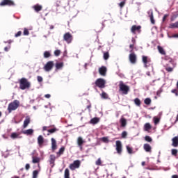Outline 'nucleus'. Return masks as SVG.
<instances>
[{
  "label": "nucleus",
  "mask_w": 178,
  "mask_h": 178,
  "mask_svg": "<svg viewBox=\"0 0 178 178\" xmlns=\"http://www.w3.org/2000/svg\"><path fill=\"white\" fill-rule=\"evenodd\" d=\"M30 82L27 81L26 78H22L19 81V88L21 90H26V88H30Z\"/></svg>",
  "instance_id": "f257e3e1"
},
{
  "label": "nucleus",
  "mask_w": 178,
  "mask_h": 178,
  "mask_svg": "<svg viewBox=\"0 0 178 178\" xmlns=\"http://www.w3.org/2000/svg\"><path fill=\"white\" fill-rule=\"evenodd\" d=\"M120 91H122V94H124V95H127V94H129V91H130V88L125 85L123 81H120Z\"/></svg>",
  "instance_id": "f03ea898"
},
{
  "label": "nucleus",
  "mask_w": 178,
  "mask_h": 178,
  "mask_svg": "<svg viewBox=\"0 0 178 178\" xmlns=\"http://www.w3.org/2000/svg\"><path fill=\"white\" fill-rule=\"evenodd\" d=\"M19 104L20 102H19L17 100H15L13 102L10 103L8 107V112L10 113L12 111H16V109L19 108Z\"/></svg>",
  "instance_id": "7ed1b4c3"
},
{
  "label": "nucleus",
  "mask_w": 178,
  "mask_h": 178,
  "mask_svg": "<svg viewBox=\"0 0 178 178\" xmlns=\"http://www.w3.org/2000/svg\"><path fill=\"white\" fill-rule=\"evenodd\" d=\"M105 84H106V81L104 79H98L95 81V85L99 87V88H105Z\"/></svg>",
  "instance_id": "20e7f679"
},
{
  "label": "nucleus",
  "mask_w": 178,
  "mask_h": 178,
  "mask_svg": "<svg viewBox=\"0 0 178 178\" xmlns=\"http://www.w3.org/2000/svg\"><path fill=\"white\" fill-rule=\"evenodd\" d=\"M44 72H51L54 69V61H48L43 67Z\"/></svg>",
  "instance_id": "39448f33"
},
{
  "label": "nucleus",
  "mask_w": 178,
  "mask_h": 178,
  "mask_svg": "<svg viewBox=\"0 0 178 178\" xmlns=\"http://www.w3.org/2000/svg\"><path fill=\"white\" fill-rule=\"evenodd\" d=\"M63 40L67 42V44H71L72 41H73V36L70 33H66L63 35Z\"/></svg>",
  "instance_id": "423d86ee"
},
{
  "label": "nucleus",
  "mask_w": 178,
  "mask_h": 178,
  "mask_svg": "<svg viewBox=\"0 0 178 178\" xmlns=\"http://www.w3.org/2000/svg\"><path fill=\"white\" fill-rule=\"evenodd\" d=\"M81 162L79 160H76L70 165V169L71 170H74L75 169H79L80 168Z\"/></svg>",
  "instance_id": "0eeeda50"
},
{
  "label": "nucleus",
  "mask_w": 178,
  "mask_h": 178,
  "mask_svg": "<svg viewBox=\"0 0 178 178\" xmlns=\"http://www.w3.org/2000/svg\"><path fill=\"white\" fill-rule=\"evenodd\" d=\"M142 62L145 67H148V66H149V63H151V58H148L147 56H143Z\"/></svg>",
  "instance_id": "6e6552de"
},
{
  "label": "nucleus",
  "mask_w": 178,
  "mask_h": 178,
  "mask_svg": "<svg viewBox=\"0 0 178 178\" xmlns=\"http://www.w3.org/2000/svg\"><path fill=\"white\" fill-rule=\"evenodd\" d=\"M5 5H8V6H15V3L12 0H3L0 3V6H5Z\"/></svg>",
  "instance_id": "1a4fd4ad"
},
{
  "label": "nucleus",
  "mask_w": 178,
  "mask_h": 178,
  "mask_svg": "<svg viewBox=\"0 0 178 178\" xmlns=\"http://www.w3.org/2000/svg\"><path fill=\"white\" fill-rule=\"evenodd\" d=\"M86 143L84 140H83V138L81 136L78 137L77 138V144L78 147H79L80 150L83 151V145Z\"/></svg>",
  "instance_id": "9d476101"
},
{
  "label": "nucleus",
  "mask_w": 178,
  "mask_h": 178,
  "mask_svg": "<svg viewBox=\"0 0 178 178\" xmlns=\"http://www.w3.org/2000/svg\"><path fill=\"white\" fill-rule=\"evenodd\" d=\"M116 151L118 154H122V142L120 140L116 141Z\"/></svg>",
  "instance_id": "9b49d317"
},
{
  "label": "nucleus",
  "mask_w": 178,
  "mask_h": 178,
  "mask_svg": "<svg viewBox=\"0 0 178 178\" xmlns=\"http://www.w3.org/2000/svg\"><path fill=\"white\" fill-rule=\"evenodd\" d=\"M30 122H31V118H30V116L28 115L25 118V120L24 121V124H23L24 129H26L27 126L30 124Z\"/></svg>",
  "instance_id": "f8f14e48"
},
{
  "label": "nucleus",
  "mask_w": 178,
  "mask_h": 178,
  "mask_svg": "<svg viewBox=\"0 0 178 178\" xmlns=\"http://www.w3.org/2000/svg\"><path fill=\"white\" fill-rule=\"evenodd\" d=\"M173 66V60H172V59H169V63L167 64V67H166V70L167 72H173V67H170V66Z\"/></svg>",
  "instance_id": "ddd939ff"
},
{
  "label": "nucleus",
  "mask_w": 178,
  "mask_h": 178,
  "mask_svg": "<svg viewBox=\"0 0 178 178\" xmlns=\"http://www.w3.org/2000/svg\"><path fill=\"white\" fill-rule=\"evenodd\" d=\"M140 29L141 26L134 25L131 29V31L133 33V34H136V31H140Z\"/></svg>",
  "instance_id": "4468645a"
},
{
  "label": "nucleus",
  "mask_w": 178,
  "mask_h": 178,
  "mask_svg": "<svg viewBox=\"0 0 178 178\" xmlns=\"http://www.w3.org/2000/svg\"><path fill=\"white\" fill-rule=\"evenodd\" d=\"M99 72L101 76H106V67H102L99 69Z\"/></svg>",
  "instance_id": "2eb2a0df"
},
{
  "label": "nucleus",
  "mask_w": 178,
  "mask_h": 178,
  "mask_svg": "<svg viewBox=\"0 0 178 178\" xmlns=\"http://www.w3.org/2000/svg\"><path fill=\"white\" fill-rule=\"evenodd\" d=\"M137 60V56L134 54H131L129 55V60L131 63H136V60Z\"/></svg>",
  "instance_id": "dca6fc26"
},
{
  "label": "nucleus",
  "mask_w": 178,
  "mask_h": 178,
  "mask_svg": "<svg viewBox=\"0 0 178 178\" xmlns=\"http://www.w3.org/2000/svg\"><path fill=\"white\" fill-rule=\"evenodd\" d=\"M23 134H26V136H31L33 133H34V129H26L22 131Z\"/></svg>",
  "instance_id": "f3484780"
},
{
  "label": "nucleus",
  "mask_w": 178,
  "mask_h": 178,
  "mask_svg": "<svg viewBox=\"0 0 178 178\" xmlns=\"http://www.w3.org/2000/svg\"><path fill=\"white\" fill-rule=\"evenodd\" d=\"M63 63H56V72H58V70H62L63 68Z\"/></svg>",
  "instance_id": "a211bd4d"
},
{
  "label": "nucleus",
  "mask_w": 178,
  "mask_h": 178,
  "mask_svg": "<svg viewBox=\"0 0 178 178\" xmlns=\"http://www.w3.org/2000/svg\"><path fill=\"white\" fill-rule=\"evenodd\" d=\"M55 159H56V157L54 154H51L49 157V162L50 164L52 165L51 167L54 168V163H55Z\"/></svg>",
  "instance_id": "6ab92c4d"
},
{
  "label": "nucleus",
  "mask_w": 178,
  "mask_h": 178,
  "mask_svg": "<svg viewBox=\"0 0 178 178\" xmlns=\"http://www.w3.org/2000/svg\"><path fill=\"white\" fill-rule=\"evenodd\" d=\"M38 143L40 147L44 144V137L40 135L38 138Z\"/></svg>",
  "instance_id": "aec40b11"
},
{
  "label": "nucleus",
  "mask_w": 178,
  "mask_h": 178,
  "mask_svg": "<svg viewBox=\"0 0 178 178\" xmlns=\"http://www.w3.org/2000/svg\"><path fill=\"white\" fill-rule=\"evenodd\" d=\"M120 122L122 127H126V125L127 124V120L125 118H122L120 120Z\"/></svg>",
  "instance_id": "412c9836"
},
{
  "label": "nucleus",
  "mask_w": 178,
  "mask_h": 178,
  "mask_svg": "<svg viewBox=\"0 0 178 178\" xmlns=\"http://www.w3.org/2000/svg\"><path fill=\"white\" fill-rule=\"evenodd\" d=\"M172 147H178V137L175 136L172 138Z\"/></svg>",
  "instance_id": "4be33fe9"
},
{
  "label": "nucleus",
  "mask_w": 178,
  "mask_h": 178,
  "mask_svg": "<svg viewBox=\"0 0 178 178\" xmlns=\"http://www.w3.org/2000/svg\"><path fill=\"white\" fill-rule=\"evenodd\" d=\"M56 149V140L52 138H51V149L53 151H55V149Z\"/></svg>",
  "instance_id": "5701e85b"
},
{
  "label": "nucleus",
  "mask_w": 178,
  "mask_h": 178,
  "mask_svg": "<svg viewBox=\"0 0 178 178\" xmlns=\"http://www.w3.org/2000/svg\"><path fill=\"white\" fill-rule=\"evenodd\" d=\"M143 148L146 152H151L152 147L149 144H145Z\"/></svg>",
  "instance_id": "b1692460"
},
{
  "label": "nucleus",
  "mask_w": 178,
  "mask_h": 178,
  "mask_svg": "<svg viewBox=\"0 0 178 178\" xmlns=\"http://www.w3.org/2000/svg\"><path fill=\"white\" fill-rule=\"evenodd\" d=\"M40 161H41V159L37 156H33L32 157V163H40Z\"/></svg>",
  "instance_id": "393cba45"
},
{
  "label": "nucleus",
  "mask_w": 178,
  "mask_h": 178,
  "mask_svg": "<svg viewBox=\"0 0 178 178\" xmlns=\"http://www.w3.org/2000/svg\"><path fill=\"white\" fill-rule=\"evenodd\" d=\"M169 29H178V21L175 23H171L169 25Z\"/></svg>",
  "instance_id": "a878e982"
},
{
  "label": "nucleus",
  "mask_w": 178,
  "mask_h": 178,
  "mask_svg": "<svg viewBox=\"0 0 178 178\" xmlns=\"http://www.w3.org/2000/svg\"><path fill=\"white\" fill-rule=\"evenodd\" d=\"M157 49H158L159 54H161V55H165L166 54V52H165V50L163 49V48L162 47L158 46Z\"/></svg>",
  "instance_id": "bb28decb"
},
{
  "label": "nucleus",
  "mask_w": 178,
  "mask_h": 178,
  "mask_svg": "<svg viewBox=\"0 0 178 178\" xmlns=\"http://www.w3.org/2000/svg\"><path fill=\"white\" fill-rule=\"evenodd\" d=\"M34 10H35V12H40V10H41V9H42V6H40V5H35L33 6Z\"/></svg>",
  "instance_id": "cd10ccee"
},
{
  "label": "nucleus",
  "mask_w": 178,
  "mask_h": 178,
  "mask_svg": "<svg viewBox=\"0 0 178 178\" xmlns=\"http://www.w3.org/2000/svg\"><path fill=\"white\" fill-rule=\"evenodd\" d=\"M98 122H99V118H94L90 120V123L92 124H97V123H98Z\"/></svg>",
  "instance_id": "c85d7f7f"
},
{
  "label": "nucleus",
  "mask_w": 178,
  "mask_h": 178,
  "mask_svg": "<svg viewBox=\"0 0 178 178\" xmlns=\"http://www.w3.org/2000/svg\"><path fill=\"white\" fill-rule=\"evenodd\" d=\"M70 173L69 172V169L68 168H66L65 170V174H64V177L65 178H70Z\"/></svg>",
  "instance_id": "c756f323"
},
{
  "label": "nucleus",
  "mask_w": 178,
  "mask_h": 178,
  "mask_svg": "<svg viewBox=\"0 0 178 178\" xmlns=\"http://www.w3.org/2000/svg\"><path fill=\"white\" fill-rule=\"evenodd\" d=\"M126 148L128 154H134V152H133V148H131L129 145H127Z\"/></svg>",
  "instance_id": "7c9ffc66"
},
{
  "label": "nucleus",
  "mask_w": 178,
  "mask_h": 178,
  "mask_svg": "<svg viewBox=\"0 0 178 178\" xmlns=\"http://www.w3.org/2000/svg\"><path fill=\"white\" fill-rule=\"evenodd\" d=\"M144 129L145 131H148V130H151V124L149 123H146L144 126Z\"/></svg>",
  "instance_id": "2f4dec72"
},
{
  "label": "nucleus",
  "mask_w": 178,
  "mask_h": 178,
  "mask_svg": "<svg viewBox=\"0 0 178 178\" xmlns=\"http://www.w3.org/2000/svg\"><path fill=\"white\" fill-rule=\"evenodd\" d=\"M11 138L15 140V138H20V136H19V134H17V133H13L11 134Z\"/></svg>",
  "instance_id": "473e14b6"
},
{
  "label": "nucleus",
  "mask_w": 178,
  "mask_h": 178,
  "mask_svg": "<svg viewBox=\"0 0 178 178\" xmlns=\"http://www.w3.org/2000/svg\"><path fill=\"white\" fill-rule=\"evenodd\" d=\"M44 58H49L51 56V51H46L44 52Z\"/></svg>",
  "instance_id": "72a5a7b5"
},
{
  "label": "nucleus",
  "mask_w": 178,
  "mask_h": 178,
  "mask_svg": "<svg viewBox=\"0 0 178 178\" xmlns=\"http://www.w3.org/2000/svg\"><path fill=\"white\" fill-rule=\"evenodd\" d=\"M134 104H136L137 106H140L141 105V101L138 98H136L134 99Z\"/></svg>",
  "instance_id": "f704fd0d"
},
{
  "label": "nucleus",
  "mask_w": 178,
  "mask_h": 178,
  "mask_svg": "<svg viewBox=\"0 0 178 178\" xmlns=\"http://www.w3.org/2000/svg\"><path fill=\"white\" fill-rule=\"evenodd\" d=\"M109 59V52H104V60H108Z\"/></svg>",
  "instance_id": "c9c22d12"
},
{
  "label": "nucleus",
  "mask_w": 178,
  "mask_h": 178,
  "mask_svg": "<svg viewBox=\"0 0 178 178\" xmlns=\"http://www.w3.org/2000/svg\"><path fill=\"white\" fill-rule=\"evenodd\" d=\"M102 141H103V143H105L106 144H108V143H109V139L108 138V137H103L102 138Z\"/></svg>",
  "instance_id": "e433bc0d"
},
{
  "label": "nucleus",
  "mask_w": 178,
  "mask_h": 178,
  "mask_svg": "<svg viewBox=\"0 0 178 178\" xmlns=\"http://www.w3.org/2000/svg\"><path fill=\"white\" fill-rule=\"evenodd\" d=\"M145 104L146 105H149L151 104V99L149 98H146L144 101Z\"/></svg>",
  "instance_id": "4c0bfd02"
},
{
  "label": "nucleus",
  "mask_w": 178,
  "mask_h": 178,
  "mask_svg": "<svg viewBox=\"0 0 178 178\" xmlns=\"http://www.w3.org/2000/svg\"><path fill=\"white\" fill-rule=\"evenodd\" d=\"M153 120L154 124H158V123H159V118H158V117H154Z\"/></svg>",
  "instance_id": "58836bf2"
},
{
  "label": "nucleus",
  "mask_w": 178,
  "mask_h": 178,
  "mask_svg": "<svg viewBox=\"0 0 178 178\" xmlns=\"http://www.w3.org/2000/svg\"><path fill=\"white\" fill-rule=\"evenodd\" d=\"M38 176V171L34 170L33 172V178H37Z\"/></svg>",
  "instance_id": "ea45409f"
},
{
  "label": "nucleus",
  "mask_w": 178,
  "mask_h": 178,
  "mask_svg": "<svg viewBox=\"0 0 178 178\" xmlns=\"http://www.w3.org/2000/svg\"><path fill=\"white\" fill-rule=\"evenodd\" d=\"M65 152V147H61L57 154H59V155H62Z\"/></svg>",
  "instance_id": "a19ab883"
},
{
  "label": "nucleus",
  "mask_w": 178,
  "mask_h": 178,
  "mask_svg": "<svg viewBox=\"0 0 178 178\" xmlns=\"http://www.w3.org/2000/svg\"><path fill=\"white\" fill-rule=\"evenodd\" d=\"M54 55H55V56H59V55H60V50H59V49L55 50Z\"/></svg>",
  "instance_id": "79ce46f5"
},
{
  "label": "nucleus",
  "mask_w": 178,
  "mask_h": 178,
  "mask_svg": "<svg viewBox=\"0 0 178 178\" xmlns=\"http://www.w3.org/2000/svg\"><path fill=\"white\" fill-rule=\"evenodd\" d=\"M145 141H147V143H151V141H152V138L149 136H145Z\"/></svg>",
  "instance_id": "37998d69"
},
{
  "label": "nucleus",
  "mask_w": 178,
  "mask_h": 178,
  "mask_svg": "<svg viewBox=\"0 0 178 178\" xmlns=\"http://www.w3.org/2000/svg\"><path fill=\"white\" fill-rule=\"evenodd\" d=\"M102 98H104V99H106L108 98V94L105 93V92H103L102 93Z\"/></svg>",
  "instance_id": "c03bdc74"
},
{
  "label": "nucleus",
  "mask_w": 178,
  "mask_h": 178,
  "mask_svg": "<svg viewBox=\"0 0 178 178\" xmlns=\"http://www.w3.org/2000/svg\"><path fill=\"white\" fill-rule=\"evenodd\" d=\"M29 34H30V33L29 32V29L26 28H24V35H29Z\"/></svg>",
  "instance_id": "a18cd8bd"
},
{
  "label": "nucleus",
  "mask_w": 178,
  "mask_h": 178,
  "mask_svg": "<svg viewBox=\"0 0 178 178\" xmlns=\"http://www.w3.org/2000/svg\"><path fill=\"white\" fill-rule=\"evenodd\" d=\"M101 163H102V162H101V158H99V159H97V161L95 162V165H97V166H99V165H101Z\"/></svg>",
  "instance_id": "49530a36"
},
{
  "label": "nucleus",
  "mask_w": 178,
  "mask_h": 178,
  "mask_svg": "<svg viewBox=\"0 0 178 178\" xmlns=\"http://www.w3.org/2000/svg\"><path fill=\"white\" fill-rule=\"evenodd\" d=\"M147 15H149V17L151 16H154V12L152 11V10H149V11H147Z\"/></svg>",
  "instance_id": "de8ad7c7"
},
{
  "label": "nucleus",
  "mask_w": 178,
  "mask_h": 178,
  "mask_svg": "<svg viewBox=\"0 0 178 178\" xmlns=\"http://www.w3.org/2000/svg\"><path fill=\"white\" fill-rule=\"evenodd\" d=\"M172 155H177V149H172Z\"/></svg>",
  "instance_id": "09e8293b"
},
{
  "label": "nucleus",
  "mask_w": 178,
  "mask_h": 178,
  "mask_svg": "<svg viewBox=\"0 0 178 178\" xmlns=\"http://www.w3.org/2000/svg\"><path fill=\"white\" fill-rule=\"evenodd\" d=\"M150 17V21L152 24H155V20L154 19V15H152Z\"/></svg>",
  "instance_id": "8fccbe9b"
},
{
  "label": "nucleus",
  "mask_w": 178,
  "mask_h": 178,
  "mask_svg": "<svg viewBox=\"0 0 178 178\" xmlns=\"http://www.w3.org/2000/svg\"><path fill=\"white\" fill-rule=\"evenodd\" d=\"M125 4H126V1H123L119 3V6H120V8H123V6H124Z\"/></svg>",
  "instance_id": "3c124183"
},
{
  "label": "nucleus",
  "mask_w": 178,
  "mask_h": 178,
  "mask_svg": "<svg viewBox=\"0 0 178 178\" xmlns=\"http://www.w3.org/2000/svg\"><path fill=\"white\" fill-rule=\"evenodd\" d=\"M56 131V128L48 130V133H51V134L55 133Z\"/></svg>",
  "instance_id": "603ef678"
},
{
  "label": "nucleus",
  "mask_w": 178,
  "mask_h": 178,
  "mask_svg": "<svg viewBox=\"0 0 178 178\" xmlns=\"http://www.w3.org/2000/svg\"><path fill=\"white\" fill-rule=\"evenodd\" d=\"M127 136V132H126V131H123L122 133V138H125V137Z\"/></svg>",
  "instance_id": "864d4df0"
},
{
  "label": "nucleus",
  "mask_w": 178,
  "mask_h": 178,
  "mask_svg": "<svg viewBox=\"0 0 178 178\" xmlns=\"http://www.w3.org/2000/svg\"><path fill=\"white\" fill-rule=\"evenodd\" d=\"M22 35V31H18L16 34H15V37L17 38V37H20Z\"/></svg>",
  "instance_id": "5fc2aeb1"
},
{
  "label": "nucleus",
  "mask_w": 178,
  "mask_h": 178,
  "mask_svg": "<svg viewBox=\"0 0 178 178\" xmlns=\"http://www.w3.org/2000/svg\"><path fill=\"white\" fill-rule=\"evenodd\" d=\"M176 17H177V15H173L171 17V22H175V20H176Z\"/></svg>",
  "instance_id": "6e6d98bb"
},
{
  "label": "nucleus",
  "mask_w": 178,
  "mask_h": 178,
  "mask_svg": "<svg viewBox=\"0 0 178 178\" xmlns=\"http://www.w3.org/2000/svg\"><path fill=\"white\" fill-rule=\"evenodd\" d=\"M38 81L39 83H41L42 81V76H38Z\"/></svg>",
  "instance_id": "4d7b16f0"
},
{
  "label": "nucleus",
  "mask_w": 178,
  "mask_h": 178,
  "mask_svg": "<svg viewBox=\"0 0 178 178\" xmlns=\"http://www.w3.org/2000/svg\"><path fill=\"white\" fill-rule=\"evenodd\" d=\"M25 168L26 170H29V169H30V164L29 163L26 164Z\"/></svg>",
  "instance_id": "13d9d810"
},
{
  "label": "nucleus",
  "mask_w": 178,
  "mask_h": 178,
  "mask_svg": "<svg viewBox=\"0 0 178 178\" xmlns=\"http://www.w3.org/2000/svg\"><path fill=\"white\" fill-rule=\"evenodd\" d=\"M166 17H168V15H165L163 17V22H165L166 20Z\"/></svg>",
  "instance_id": "bf43d9fd"
},
{
  "label": "nucleus",
  "mask_w": 178,
  "mask_h": 178,
  "mask_svg": "<svg viewBox=\"0 0 178 178\" xmlns=\"http://www.w3.org/2000/svg\"><path fill=\"white\" fill-rule=\"evenodd\" d=\"M45 98H51V95L47 94L44 95Z\"/></svg>",
  "instance_id": "052dcab7"
},
{
  "label": "nucleus",
  "mask_w": 178,
  "mask_h": 178,
  "mask_svg": "<svg viewBox=\"0 0 178 178\" xmlns=\"http://www.w3.org/2000/svg\"><path fill=\"white\" fill-rule=\"evenodd\" d=\"M162 92V90L160 89L159 90L157 91V95H159Z\"/></svg>",
  "instance_id": "680f3d73"
},
{
  "label": "nucleus",
  "mask_w": 178,
  "mask_h": 178,
  "mask_svg": "<svg viewBox=\"0 0 178 178\" xmlns=\"http://www.w3.org/2000/svg\"><path fill=\"white\" fill-rule=\"evenodd\" d=\"M173 38H178V34H175L172 35Z\"/></svg>",
  "instance_id": "e2e57ef3"
},
{
  "label": "nucleus",
  "mask_w": 178,
  "mask_h": 178,
  "mask_svg": "<svg viewBox=\"0 0 178 178\" xmlns=\"http://www.w3.org/2000/svg\"><path fill=\"white\" fill-rule=\"evenodd\" d=\"M47 129H48V127H43V128H42L43 131H45V130H47Z\"/></svg>",
  "instance_id": "0e129e2a"
},
{
  "label": "nucleus",
  "mask_w": 178,
  "mask_h": 178,
  "mask_svg": "<svg viewBox=\"0 0 178 178\" xmlns=\"http://www.w3.org/2000/svg\"><path fill=\"white\" fill-rule=\"evenodd\" d=\"M146 74H147V76H151V72H146Z\"/></svg>",
  "instance_id": "69168bd1"
},
{
  "label": "nucleus",
  "mask_w": 178,
  "mask_h": 178,
  "mask_svg": "<svg viewBox=\"0 0 178 178\" xmlns=\"http://www.w3.org/2000/svg\"><path fill=\"white\" fill-rule=\"evenodd\" d=\"M176 90H171V92H172L173 94H176Z\"/></svg>",
  "instance_id": "338daca9"
},
{
  "label": "nucleus",
  "mask_w": 178,
  "mask_h": 178,
  "mask_svg": "<svg viewBox=\"0 0 178 178\" xmlns=\"http://www.w3.org/2000/svg\"><path fill=\"white\" fill-rule=\"evenodd\" d=\"M172 178H178V176L177 175H172Z\"/></svg>",
  "instance_id": "774afa93"
}]
</instances>
